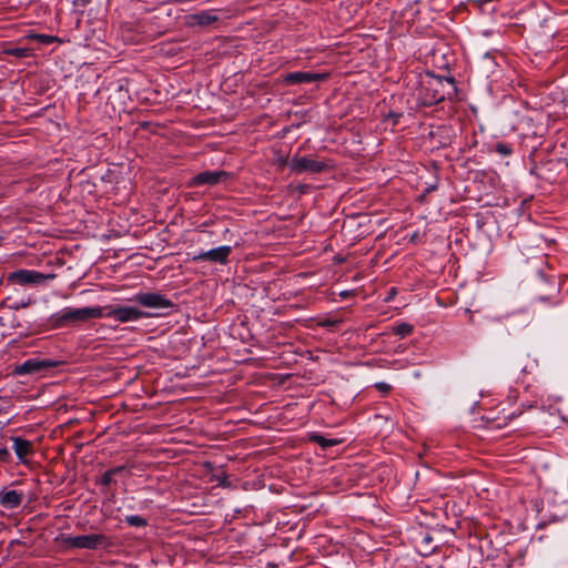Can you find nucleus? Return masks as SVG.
I'll list each match as a JSON object with an SVG mask.
<instances>
[{
  "mask_svg": "<svg viewBox=\"0 0 568 568\" xmlns=\"http://www.w3.org/2000/svg\"><path fill=\"white\" fill-rule=\"evenodd\" d=\"M92 318H102L100 306L81 308L64 307L51 317L53 327H64L77 323L88 322Z\"/></svg>",
  "mask_w": 568,
  "mask_h": 568,
  "instance_id": "nucleus-1",
  "label": "nucleus"
},
{
  "mask_svg": "<svg viewBox=\"0 0 568 568\" xmlns=\"http://www.w3.org/2000/svg\"><path fill=\"white\" fill-rule=\"evenodd\" d=\"M102 317L112 318L120 323L135 322L150 317V314L133 306L106 305L100 306Z\"/></svg>",
  "mask_w": 568,
  "mask_h": 568,
  "instance_id": "nucleus-2",
  "label": "nucleus"
},
{
  "mask_svg": "<svg viewBox=\"0 0 568 568\" xmlns=\"http://www.w3.org/2000/svg\"><path fill=\"white\" fill-rule=\"evenodd\" d=\"M63 544L69 548L97 549L109 545L108 537L101 534L65 536Z\"/></svg>",
  "mask_w": 568,
  "mask_h": 568,
  "instance_id": "nucleus-3",
  "label": "nucleus"
},
{
  "mask_svg": "<svg viewBox=\"0 0 568 568\" xmlns=\"http://www.w3.org/2000/svg\"><path fill=\"white\" fill-rule=\"evenodd\" d=\"M291 171L296 174L302 173H320L327 169V164L323 161L310 156H294L288 163Z\"/></svg>",
  "mask_w": 568,
  "mask_h": 568,
  "instance_id": "nucleus-4",
  "label": "nucleus"
},
{
  "mask_svg": "<svg viewBox=\"0 0 568 568\" xmlns=\"http://www.w3.org/2000/svg\"><path fill=\"white\" fill-rule=\"evenodd\" d=\"M130 301L148 308H170L173 303L159 293H138Z\"/></svg>",
  "mask_w": 568,
  "mask_h": 568,
  "instance_id": "nucleus-5",
  "label": "nucleus"
},
{
  "mask_svg": "<svg viewBox=\"0 0 568 568\" xmlns=\"http://www.w3.org/2000/svg\"><path fill=\"white\" fill-rule=\"evenodd\" d=\"M521 414L520 409H513L506 413V408L498 410L497 408L488 409L484 416L487 423L491 424L494 428H503L505 427L509 420L514 417L519 416Z\"/></svg>",
  "mask_w": 568,
  "mask_h": 568,
  "instance_id": "nucleus-6",
  "label": "nucleus"
},
{
  "mask_svg": "<svg viewBox=\"0 0 568 568\" xmlns=\"http://www.w3.org/2000/svg\"><path fill=\"white\" fill-rule=\"evenodd\" d=\"M227 175L229 174L225 171H204L194 175L187 185L191 187L201 185H216L224 181Z\"/></svg>",
  "mask_w": 568,
  "mask_h": 568,
  "instance_id": "nucleus-7",
  "label": "nucleus"
},
{
  "mask_svg": "<svg viewBox=\"0 0 568 568\" xmlns=\"http://www.w3.org/2000/svg\"><path fill=\"white\" fill-rule=\"evenodd\" d=\"M232 253V247L229 245L219 246L210 251L201 252L193 257L194 261H210L220 264H226L229 256Z\"/></svg>",
  "mask_w": 568,
  "mask_h": 568,
  "instance_id": "nucleus-8",
  "label": "nucleus"
},
{
  "mask_svg": "<svg viewBox=\"0 0 568 568\" xmlns=\"http://www.w3.org/2000/svg\"><path fill=\"white\" fill-rule=\"evenodd\" d=\"M13 443L12 449L16 453L18 459L24 464L28 463V457L33 455V443L24 439L21 436H12Z\"/></svg>",
  "mask_w": 568,
  "mask_h": 568,
  "instance_id": "nucleus-9",
  "label": "nucleus"
},
{
  "mask_svg": "<svg viewBox=\"0 0 568 568\" xmlns=\"http://www.w3.org/2000/svg\"><path fill=\"white\" fill-rule=\"evenodd\" d=\"M325 78L326 75L322 73L296 71L287 73L284 77V82L286 84L311 83L323 80Z\"/></svg>",
  "mask_w": 568,
  "mask_h": 568,
  "instance_id": "nucleus-10",
  "label": "nucleus"
},
{
  "mask_svg": "<svg viewBox=\"0 0 568 568\" xmlns=\"http://www.w3.org/2000/svg\"><path fill=\"white\" fill-rule=\"evenodd\" d=\"M8 281L19 285H34L36 271L33 270H17L8 275Z\"/></svg>",
  "mask_w": 568,
  "mask_h": 568,
  "instance_id": "nucleus-11",
  "label": "nucleus"
},
{
  "mask_svg": "<svg viewBox=\"0 0 568 568\" xmlns=\"http://www.w3.org/2000/svg\"><path fill=\"white\" fill-rule=\"evenodd\" d=\"M23 493L18 490H8L0 493V506L6 509H14L20 506Z\"/></svg>",
  "mask_w": 568,
  "mask_h": 568,
  "instance_id": "nucleus-12",
  "label": "nucleus"
},
{
  "mask_svg": "<svg viewBox=\"0 0 568 568\" xmlns=\"http://www.w3.org/2000/svg\"><path fill=\"white\" fill-rule=\"evenodd\" d=\"M217 16L214 10H205L193 13L190 16V22L197 26H210L217 21Z\"/></svg>",
  "mask_w": 568,
  "mask_h": 568,
  "instance_id": "nucleus-13",
  "label": "nucleus"
},
{
  "mask_svg": "<svg viewBox=\"0 0 568 568\" xmlns=\"http://www.w3.org/2000/svg\"><path fill=\"white\" fill-rule=\"evenodd\" d=\"M310 440L313 442V443L318 444L323 449H326V448L332 447V446L339 445L342 443L341 439L326 438V437H324L322 435H318V434H315V433L310 435Z\"/></svg>",
  "mask_w": 568,
  "mask_h": 568,
  "instance_id": "nucleus-14",
  "label": "nucleus"
},
{
  "mask_svg": "<svg viewBox=\"0 0 568 568\" xmlns=\"http://www.w3.org/2000/svg\"><path fill=\"white\" fill-rule=\"evenodd\" d=\"M36 372V358H29L24 363L17 365L14 374L18 376L31 374Z\"/></svg>",
  "mask_w": 568,
  "mask_h": 568,
  "instance_id": "nucleus-15",
  "label": "nucleus"
},
{
  "mask_svg": "<svg viewBox=\"0 0 568 568\" xmlns=\"http://www.w3.org/2000/svg\"><path fill=\"white\" fill-rule=\"evenodd\" d=\"M123 469V466H119L104 471L103 475L101 476L100 483L103 486H109L113 481L114 475L121 473Z\"/></svg>",
  "mask_w": 568,
  "mask_h": 568,
  "instance_id": "nucleus-16",
  "label": "nucleus"
},
{
  "mask_svg": "<svg viewBox=\"0 0 568 568\" xmlns=\"http://www.w3.org/2000/svg\"><path fill=\"white\" fill-rule=\"evenodd\" d=\"M393 332L397 336L405 337L412 334L413 326L408 323H400L394 326Z\"/></svg>",
  "mask_w": 568,
  "mask_h": 568,
  "instance_id": "nucleus-17",
  "label": "nucleus"
},
{
  "mask_svg": "<svg viewBox=\"0 0 568 568\" xmlns=\"http://www.w3.org/2000/svg\"><path fill=\"white\" fill-rule=\"evenodd\" d=\"M125 523L132 527H145L148 525L146 519L139 515L126 516Z\"/></svg>",
  "mask_w": 568,
  "mask_h": 568,
  "instance_id": "nucleus-18",
  "label": "nucleus"
},
{
  "mask_svg": "<svg viewBox=\"0 0 568 568\" xmlns=\"http://www.w3.org/2000/svg\"><path fill=\"white\" fill-rule=\"evenodd\" d=\"M32 52H33V50L31 48L20 47V45L10 50V53L18 58L32 57L33 55Z\"/></svg>",
  "mask_w": 568,
  "mask_h": 568,
  "instance_id": "nucleus-19",
  "label": "nucleus"
},
{
  "mask_svg": "<svg viewBox=\"0 0 568 568\" xmlns=\"http://www.w3.org/2000/svg\"><path fill=\"white\" fill-rule=\"evenodd\" d=\"M59 364H60V362H57V361H50V359L39 361L38 359V374L41 373L42 371L53 368V367L58 366Z\"/></svg>",
  "mask_w": 568,
  "mask_h": 568,
  "instance_id": "nucleus-20",
  "label": "nucleus"
},
{
  "mask_svg": "<svg viewBox=\"0 0 568 568\" xmlns=\"http://www.w3.org/2000/svg\"><path fill=\"white\" fill-rule=\"evenodd\" d=\"M496 152H498L503 156L510 155L513 152V149L509 144L506 143H497L496 145Z\"/></svg>",
  "mask_w": 568,
  "mask_h": 568,
  "instance_id": "nucleus-21",
  "label": "nucleus"
},
{
  "mask_svg": "<svg viewBox=\"0 0 568 568\" xmlns=\"http://www.w3.org/2000/svg\"><path fill=\"white\" fill-rule=\"evenodd\" d=\"M11 459V454L6 446L0 445V462L8 463Z\"/></svg>",
  "mask_w": 568,
  "mask_h": 568,
  "instance_id": "nucleus-22",
  "label": "nucleus"
},
{
  "mask_svg": "<svg viewBox=\"0 0 568 568\" xmlns=\"http://www.w3.org/2000/svg\"><path fill=\"white\" fill-rule=\"evenodd\" d=\"M54 40H55L54 37L38 33V43L49 44V43L53 42Z\"/></svg>",
  "mask_w": 568,
  "mask_h": 568,
  "instance_id": "nucleus-23",
  "label": "nucleus"
},
{
  "mask_svg": "<svg viewBox=\"0 0 568 568\" xmlns=\"http://www.w3.org/2000/svg\"><path fill=\"white\" fill-rule=\"evenodd\" d=\"M375 386L383 394H387L392 389V386L389 384H387V383H384V382L376 383Z\"/></svg>",
  "mask_w": 568,
  "mask_h": 568,
  "instance_id": "nucleus-24",
  "label": "nucleus"
},
{
  "mask_svg": "<svg viewBox=\"0 0 568 568\" xmlns=\"http://www.w3.org/2000/svg\"><path fill=\"white\" fill-rule=\"evenodd\" d=\"M30 304H31V301H30V300H28V301L21 300L20 302H17L16 308H17V310L26 308V307H28Z\"/></svg>",
  "mask_w": 568,
  "mask_h": 568,
  "instance_id": "nucleus-25",
  "label": "nucleus"
},
{
  "mask_svg": "<svg viewBox=\"0 0 568 568\" xmlns=\"http://www.w3.org/2000/svg\"><path fill=\"white\" fill-rule=\"evenodd\" d=\"M49 277H53L52 275H43L41 273L38 272V275H37V278H38V283L44 281V280H48Z\"/></svg>",
  "mask_w": 568,
  "mask_h": 568,
  "instance_id": "nucleus-26",
  "label": "nucleus"
},
{
  "mask_svg": "<svg viewBox=\"0 0 568 568\" xmlns=\"http://www.w3.org/2000/svg\"><path fill=\"white\" fill-rule=\"evenodd\" d=\"M280 162H281V163H285V162H286V159H280Z\"/></svg>",
  "mask_w": 568,
  "mask_h": 568,
  "instance_id": "nucleus-27",
  "label": "nucleus"
}]
</instances>
